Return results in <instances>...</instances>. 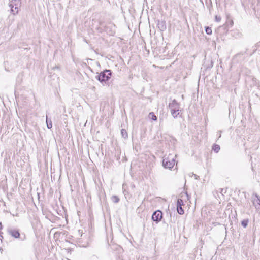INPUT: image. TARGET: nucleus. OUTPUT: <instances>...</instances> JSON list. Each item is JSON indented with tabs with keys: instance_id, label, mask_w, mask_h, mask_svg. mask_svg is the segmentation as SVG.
<instances>
[{
	"instance_id": "15",
	"label": "nucleus",
	"mask_w": 260,
	"mask_h": 260,
	"mask_svg": "<svg viewBox=\"0 0 260 260\" xmlns=\"http://www.w3.org/2000/svg\"><path fill=\"white\" fill-rule=\"evenodd\" d=\"M205 31H206V32L208 34V35H211L212 34V29L211 27H206V29H205Z\"/></svg>"
},
{
	"instance_id": "21",
	"label": "nucleus",
	"mask_w": 260,
	"mask_h": 260,
	"mask_svg": "<svg viewBox=\"0 0 260 260\" xmlns=\"http://www.w3.org/2000/svg\"><path fill=\"white\" fill-rule=\"evenodd\" d=\"M230 24H231V25H233V21H231V22H230Z\"/></svg>"
},
{
	"instance_id": "7",
	"label": "nucleus",
	"mask_w": 260,
	"mask_h": 260,
	"mask_svg": "<svg viewBox=\"0 0 260 260\" xmlns=\"http://www.w3.org/2000/svg\"><path fill=\"white\" fill-rule=\"evenodd\" d=\"M8 232L10 235L15 238H18L20 236L19 232L17 230L11 229L8 231Z\"/></svg>"
},
{
	"instance_id": "3",
	"label": "nucleus",
	"mask_w": 260,
	"mask_h": 260,
	"mask_svg": "<svg viewBox=\"0 0 260 260\" xmlns=\"http://www.w3.org/2000/svg\"><path fill=\"white\" fill-rule=\"evenodd\" d=\"M111 72L110 70H106L96 76V78L101 83L105 82L110 78Z\"/></svg>"
},
{
	"instance_id": "20",
	"label": "nucleus",
	"mask_w": 260,
	"mask_h": 260,
	"mask_svg": "<svg viewBox=\"0 0 260 260\" xmlns=\"http://www.w3.org/2000/svg\"><path fill=\"white\" fill-rule=\"evenodd\" d=\"M2 228V225L1 222H0V229H1Z\"/></svg>"
},
{
	"instance_id": "4",
	"label": "nucleus",
	"mask_w": 260,
	"mask_h": 260,
	"mask_svg": "<svg viewBox=\"0 0 260 260\" xmlns=\"http://www.w3.org/2000/svg\"><path fill=\"white\" fill-rule=\"evenodd\" d=\"M20 6V0H12L11 1L9 6L11 7V11L14 15L18 13Z\"/></svg>"
},
{
	"instance_id": "14",
	"label": "nucleus",
	"mask_w": 260,
	"mask_h": 260,
	"mask_svg": "<svg viewBox=\"0 0 260 260\" xmlns=\"http://www.w3.org/2000/svg\"><path fill=\"white\" fill-rule=\"evenodd\" d=\"M177 210L178 213L179 214L182 215L184 214V210L182 209V207H177Z\"/></svg>"
},
{
	"instance_id": "11",
	"label": "nucleus",
	"mask_w": 260,
	"mask_h": 260,
	"mask_svg": "<svg viewBox=\"0 0 260 260\" xmlns=\"http://www.w3.org/2000/svg\"><path fill=\"white\" fill-rule=\"evenodd\" d=\"M184 205V202L182 199H179L177 202V207H182Z\"/></svg>"
},
{
	"instance_id": "19",
	"label": "nucleus",
	"mask_w": 260,
	"mask_h": 260,
	"mask_svg": "<svg viewBox=\"0 0 260 260\" xmlns=\"http://www.w3.org/2000/svg\"><path fill=\"white\" fill-rule=\"evenodd\" d=\"M220 192L221 193H222V191H223V189L221 188V189H220Z\"/></svg>"
},
{
	"instance_id": "5",
	"label": "nucleus",
	"mask_w": 260,
	"mask_h": 260,
	"mask_svg": "<svg viewBox=\"0 0 260 260\" xmlns=\"http://www.w3.org/2000/svg\"><path fill=\"white\" fill-rule=\"evenodd\" d=\"M251 201L256 209L259 210L260 209V197L257 194H254L252 196Z\"/></svg>"
},
{
	"instance_id": "17",
	"label": "nucleus",
	"mask_w": 260,
	"mask_h": 260,
	"mask_svg": "<svg viewBox=\"0 0 260 260\" xmlns=\"http://www.w3.org/2000/svg\"><path fill=\"white\" fill-rule=\"evenodd\" d=\"M215 20L217 21V22H219L221 20V18L220 17H218L217 16H215Z\"/></svg>"
},
{
	"instance_id": "13",
	"label": "nucleus",
	"mask_w": 260,
	"mask_h": 260,
	"mask_svg": "<svg viewBox=\"0 0 260 260\" xmlns=\"http://www.w3.org/2000/svg\"><path fill=\"white\" fill-rule=\"evenodd\" d=\"M149 117L155 121H156L157 120L156 116L154 115V113H153V112H150L149 113Z\"/></svg>"
},
{
	"instance_id": "12",
	"label": "nucleus",
	"mask_w": 260,
	"mask_h": 260,
	"mask_svg": "<svg viewBox=\"0 0 260 260\" xmlns=\"http://www.w3.org/2000/svg\"><path fill=\"white\" fill-rule=\"evenodd\" d=\"M212 149L215 152H218L220 150V146L218 145L215 144L213 145Z\"/></svg>"
},
{
	"instance_id": "1",
	"label": "nucleus",
	"mask_w": 260,
	"mask_h": 260,
	"mask_svg": "<svg viewBox=\"0 0 260 260\" xmlns=\"http://www.w3.org/2000/svg\"><path fill=\"white\" fill-rule=\"evenodd\" d=\"M169 107L173 117L176 118L179 114L180 106L179 104L175 100H174L171 103H169Z\"/></svg>"
},
{
	"instance_id": "10",
	"label": "nucleus",
	"mask_w": 260,
	"mask_h": 260,
	"mask_svg": "<svg viewBox=\"0 0 260 260\" xmlns=\"http://www.w3.org/2000/svg\"><path fill=\"white\" fill-rule=\"evenodd\" d=\"M121 134L122 137H123L125 139V138H127V137H128L127 133L125 129H122L121 131Z\"/></svg>"
},
{
	"instance_id": "2",
	"label": "nucleus",
	"mask_w": 260,
	"mask_h": 260,
	"mask_svg": "<svg viewBox=\"0 0 260 260\" xmlns=\"http://www.w3.org/2000/svg\"><path fill=\"white\" fill-rule=\"evenodd\" d=\"M175 163V158L171 154H169L168 157L164 158L163 160V166L167 169H172Z\"/></svg>"
},
{
	"instance_id": "8",
	"label": "nucleus",
	"mask_w": 260,
	"mask_h": 260,
	"mask_svg": "<svg viewBox=\"0 0 260 260\" xmlns=\"http://www.w3.org/2000/svg\"><path fill=\"white\" fill-rule=\"evenodd\" d=\"M46 122L47 128L48 129L51 128L52 127V121L50 119V120L48 119L47 116H46Z\"/></svg>"
},
{
	"instance_id": "9",
	"label": "nucleus",
	"mask_w": 260,
	"mask_h": 260,
	"mask_svg": "<svg viewBox=\"0 0 260 260\" xmlns=\"http://www.w3.org/2000/svg\"><path fill=\"white\" fill-rule=\"evenodd\" d=\"M111 200L112 201V202L114 203H118L119 201V198L116 196H113L112 197H111Z\"/></svg>"
},
{
	"instance_id": "16",
	"label": "nucleus",
	"mask_w": 260,
	"mask_h": 260,
	"mask_svg": "<svg viewBox=\"0 0 260 260\" xmlns=\"http://www.w3.org/2000/svg\"><path fill=\"white\" fill-rule=\"evenodd\" d=\"M248 223V220H244L242 221L241 224L244 228H246L247 226Z\"/></svg>"
},
{
	"instance_id": "18",
	"label": "nucleus",
	"mask_w": 260,
	"mask_h": 260,
	"mask_svg": "<svg viewBox=\"0 0 260 260\" xmlns=\"http://www.w3.org/2000/svg\"><path fill=\"white\" fill-rule=\"evenodd\" d=\"M194 178L196 179H198V178L199 177L198 175H197L196 174H194Z\"/></svg>"
},
{
	"instance_id": "6",
	"label": "nucleus",
	"mask_w": 260,
	"mask_h": 260,
	"mask_svg": "<svg viewBox=\"0 0 260 260\" xmlns=\"http://www.w3.org/2000/svg\"><path fill=\"white\" fill-rule=\"evenodd\" d=\"M162 218V212L159 211L157 210L156 211H155L152 216V219L155 221L156 223H158L159 222Z\"/></svg>"
}]
</instances>
